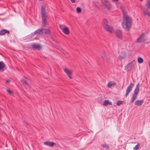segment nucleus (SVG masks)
I'll return each instance as SVG.
<instances>
[{
	"instance_id": "1",
	"label": "nucleus",
	"mask_w": 150,
	"mask_h": 150,
	"mask_svg": "<svg viewBox=\"0 0 150 150\" xmlns=\"http://www.w3.org/2000/svg\"><path fill=\"white\" fill-rule=\"evenodd\" d=\"M132 21L130 17L128 15H124L123 16V20L122 23L123 27L125 28L129 29L131 26Z\"/></svg>"
},
{
	"instance_id": "2",
	"label": "nucleus",
	"mask_w": 150,
	"mask_h": 150,
	"mask_svg": "<svg viewBox=\"0 0 150 150\" xmlns=\"http://www.w3.org/2000/svg\"><path fill=\"white\" fill-rule=\"evenodd\" d=\"M41 11L42 23L43 26L45 27L47 24V16L46 13L45 7V6H42Z\"/></svg>"
},
{
	"instance_id": "3",
	"label": "nucleus",
	"mask_w": 150,
	"mask_h": 150,
	"mask_svg": "<svg viewBox=\"0 0 150 150\" xmlns=\"http://www.w3.org/2000/svg\"><path fill=\"white\" fill-rule=\"evenodd\" d=\"M102 25L105 30L111 33L114 32L113 28L109 25L108 22L107 20L104 19L103 20Z\"/></svg>"
},
{
	"instance_id": "4",
	"label": "nucleus",
	"mask_w": 150,
	"mask_h": 150,
	"mask_svg": "<svg viewBox=\"0 0 150 150\" xmlns=\"http://www.w3.org/2000/svg\"><path fill=\"white\" fill-rule=\"evenodd\" d=\"M140 84L138 83L135 89L134 93L132 95V98L131 101L132 103H133L135 100L136 99L140 87Z\"/></svg>"
},
{
	"instance_id": "5",
	"label": "nucleus",
	"mask_w": 150,
	"mask_h": 150,
	"mask_svg": "<svg viewBox=\"0 0 150 150\" xmlns=\"http://www.w3.org/2000/svg\"><path fill=\"white\" fill-rule=\"evenodd\" d=\"M136 63V61L135 60H133L126 65L125 67V69L129 71L132 69H134L135 67Z\"/></svg>"
},
{
	"instance_id": "6",
	"label": "nucleus",
	"mask_w": 150,
	"mask_h": 150,
	"mask_svg": "<svg viewBox=\"0 0 150 150\" xmlns=\"http://www.w3.org/2000/svg\"><path fill=\"white\" fill-rule=\"evenodd\" d=\"M101 1L103 6L107 9L109 10L112 8V4L108 0H101Z\"/></svg>"
},
{
	"instance_id": "7",
	"label": "nucleus",
	"mask_w": 150,
	"mask_h": 150,
	"mask_svg": "<svg viewBox=\"0 0 150 150\" xmlns=\"http://www.w3.org/2000/svg\"><path fill=\"white\" fill-rule=\"evenodd\" d=\"M134 84L133 83H131L129 86L127 87L126 89V93L125 94V96L127 97L132 91V88L134 86Z\"/></svg>"
},
{
	"instance_id": "8",
	"label": "nucleus",
	"mask_w": 150,
	"mask_h": 150,
	"mask_svg": "<svg viewBox=\"0 0 150 150\" xmlns=\"http://www.w3.org/2000/svg\"><path fill=\"white\" fill-rule=\"evenodd\" d=\"M145 40L144 34L143 33L140 35V37L138 38L137 41V42L140 43L144 41Z\"/></svg>"
},
{
	"instance_id": "9",
	"label": "nucleus",
	"mask_w": 150,
	"mask_h": 150,
	"mask_svg": "<svg viewBox=\"0 0 150 150\" xmlns=\"http://www.w3.org/2000/svg\"><path fill=\"white\" fill-rule=\"evenodd\" d=\"M126 55V52L125 51H123L121 52L120 55L118 57V59L120 60L125 59Z\"/></svg>"
},
{
	"instance_id": "10",
	"label": "nucleus",
	"mask_w": 150,
	"mask_h": 150,
	"mask_svg": "<svg viewBox=\"0 0 150 150\" xmlns=\"http://www.w3.org/2000/svg\"><path fill=\"white\" fill-rule=\"evenodd\" d=\"M116 85V82L114 81H111L109 82L107 84V87L109 88H111L112 87H114Z\"/></svg>"
},
{
	"instance_id": "11",
	"label": "nucleus",
	"mask_w": 150,
	"mask_h": 150,
	"mask_svg": "<svg viewBox=\"0 0 150 150\" xmlns=\"http://www.w3.org/2000/svg\"><path fill=\"white\" fill-rule=\"evenodd\" d=\"M115 33L116 37H117L119 39L122 38V33L120 30H117L116 31Z\"/></svg>"
},
{
	"instance_id": "12",
	"label": "nucleus",
	"mask_w": 150,
	"mask_h": 150,
	"mask_svg": "<svg viewBox=\"0 0 150 150\" xmlns=\"http://www.w3.org/2000/svg\"><path fill=\"white\" fill-rule=\"evenodd\" d=\"M32 46L33 48L37 50H39L41 48V46L39 44L34 43L32 45Z\"/></svg>"
},
{
	"instance_id": "13",
	"label": "nucleus",
	"mask_w": 150,
	"mask_h": 150,
	"mask_svg": "<svg viewBox=\"0 0 150 150\" xmlns=\"http://www.w3.org/2000/svg\"><path fill=\"white\" fill-rule=\"evenodd\" d=\"M44 144L45 145H47L49 146L52 147L54 145H56V143L54 142H44Z\"/></svg>"
},
{
	"instance_id": "14",
	"label": "nucleus",
	"mask_w": 150,
	"mask_h": 150,
	"mask_svg": "<svg viewBox=\"0 0 150 150\" xmlns=\"http://www.w3.org/2000/svg\"><path fill=\"white\" fill-rule=\"evenodd\" d=\"M143 102L144 100H138L135 101L134 104L136 105L140 106L142 105Z\"/></svg>"
},
{
	"instance_id": "15",
	"label": "nucleus",
	"mask_w": 150,
	"mask_h": 150,
	"mask_svg": "<svg viewBox=\"0 0 150 150\" xmlns=\"http://www.w3.org/2000/svg\"><path fill=\"white\" fill-rule=\"evenodd\" d=\"M9 34V32L6 29H3L0 31V35H4L5 34Z\"/></svg>"
},
{
	"instance_id": "16",
	"label": "nucleus",
	"mask_w": 150,
	"mask_h": 150,
	"mask_svg": "<svg viewBox=\"0 0 150 150\" xmlns=\"http://www.w3.org/2000/svg\"><path fill=\"white\" fill-rule=\"evenodd\" d=\"M63 32L64 33L66 34H68L69 33V29L67 27H66L65 28H63L62 29Z\"/></svg>"
},
{
	"instance_id": "17",
	"label": "nucleus",
	"mask_w": 150,
	"mask_h": 150,
	"mask_svg": "<svg viewBox=\"0 0 150 150\" xmlns=\"http://www.w3.org/2000/svg\"><path fill=\"white\" fill-rule=\"evenodd\" d=\"M5 67V65L3 62H0V70L2 71H4V68Z\"/></svg>"
},
{
	"instance_id": "18",
	"label": "nucleus",
	"mask_w": 150,
	"mask_h": 150,
	"mask_svg": "<svg viewBox=\"0 0 150 150\" xmlns=\"http://www.w3.org/2000/svg\"><path fill=\"white\" fill-rule=\"evenodd\" d=\"M109 104L112 105V103L110 102L109 100H104V103L103 104V105L107 106Z\"/></svg>"
},
{
	"instance_id": "19",
	"label": "nucleus",
	"mask_w": 150,
	"mask_h": 150,
	"mask_svg": "<svg viewBox=\"0 0 150 150\" xmlns=\"http://www.w3.org/2000/svg\"><path fill=\"white\" fill-rule=\"evenodd\" d=\"M43 28H41L38 29L35 31L34 32V33L35 34H42V32L43 31Z\"/></svg>"
},
{
	"instance_id": "20",
	"label": "nucleus",
	"mask_w": 150,
	"mask_h": 150,
	"mask_svg": "<svg viewBox=\"0 0 150 150\" xmlns=\"http://www.w3.org/2000/svg\"><path fill=\"white\" fill-rule=\"evenodd\" d=\"M64 71L67 75L71 74L72 73V70H69L67 68L64 69Z\"/></svg>"
},
{
	"instance_id": "21",
	"label": "nucleus",
	"mask_w": 150,
	"mask_h": 150,
	"mask_svg": "<svg viewBox=\"0 0 150 150\" xmlns=\"http://www.w3.org/2000/svg\"><path fill=\"white\" fill-rule=\"evenodd\" d=\"M50 30L47 29H44L43 31L42 32V34H50Z\"/></svg>"
},
{
	"instance_id": "22",
	"label": "nucleus",
	"mask_w": 150,
	"mask_h": 150,
	"mask_svg": "<svg viewBox=\"0 0 150 150\" xmlns=\"http://www.w3.org/2000/svg\"><path fill=\"white\" fill-rule=\"evenodd\" d=\"M102 58L104 60H106V57L107 56L106 53L104 52H102L101 54Z\"/></svg>"
},
{
	"instance_id": "23",
	"label": "nucleus",
	"mask_w": 150,
	"mask_h": 150,
	"mask_svg": "<svg viewBox=\"0 0 150 150\" xmlns=\"http://www.w3.org/2000/svg\"><path fill=\"white\" fill-rule=\"evenodd\" d=\"M121 8L122 11L123 16H124V15H127V12L125 10V9L124 6H121Z\"/></svg>"
},
{
	"instance_id": "24",
	"label": "nucleus",
	"mask_w": 150,
	"mask_h": 150,
	"mask_svg": "<svg viewBox=\"0 0 150 150\" xmlns=\"http://www.w3.org/2000/svg\"><path fill=\"white\" fill-rule=\"evenodd\" d=\"M146 6L148 8L150 9V0H146Z\"/></svg>"
},
{
	"instance_id": "25",
	"label": "nucleus",
	"mask_w": 150,
	"mask_h": 150,
	"mask_svg": "<svg viewBox=\"0 0 150 150\" xmlns=\"http://www.w3.org/2000/svg\"><path fill=\"white\" fill-rule=\"evenodd\" d=\"M93 5L96 8H98V6H100V4L98 2H93Z\"/></svg>"
},
{
	"instance_id": "26",
	"label": "nucleus",
	"mask_w": 150,
	"mask_h": 150,
	"mask_svg": "<svg viewBox=\"0 0 150 150\" xmlns=\"http://www.w3.org/2000/svg\"><path fill=\"white\" fill-rule=\"evenodd\" d=\"M137 61L140 64L142 63L143 62V59L142 57H138L137 59Z\"/></svg>"
},
{
	"instance_id": "27",
	"label": "nucleus",
	"mask_w": 150,
	"mask_h": 150,
	"mask_svg": "<svg viewBox=\"0 0 150 150\" xmlns=\"http://www.w3.org/2000/svg\"><path fill=\"white\" fill-rule=\"evenodd\" d=\"M144 14L146 15H147L148 16H150V12H149L147 10H145L144 11Z\"/></svg>"
},
{
	"instance_id": "28",
	"label": "nucleus",
	"mask_w": 150,
	"mask_h": 150,
	"mask_svg": "<svg viewBox=\"0 0 150 150\" xmlns=\"http://www.w3.org/2000/svg\"><path fill=\"white\" fill-rule=\"evenodd\" d=\"M102 146L103 147H105L107 149H108L109 148V146L108 144H103L102 145Z\"/></svg>"
},
{
	"instance_id": "29",
	"label": "nucleus",
	"mask_w": 150,
	"mask_h": 150,
	"mask_svg": "<svg viewBox=\"0 0 150 150\" xmlns=\"http://www.w3.org/2000/svg\"><path fill=\"white\" fill-rule=\"evenodd\" d=\"M140 145L139 144H137L136 146L134 148V149L135 150H137L139 148Z\"/></svg>"
},
{
	"instance_id": "30",
	"label": "nucleus",
	"mask_w": 150,
	"mask_h": 150,
	"mask_svg": "<svg viewBox=\"0 0 150 150\" xmlns=\"http://www.w3.org/2000/svg\"><path fill=\"white\" fill-rule=\"evenodd\" d=\"M123 101H122L118 100L117 102V105L118 106H120L122 104Z\"/></svg>"
},
{
	"instance_id": "31",
	"label": "nucleus",
	"mask_w": 150,
	"mask_h": 150,
	"mask_svg": "<svg viewBox=\"0 0 150 150\" xmlns=\"http://www.w3.org/2000/svg\"><path fill=\"white\" fill-rule=\"evenodd\" d=\"M81 8L79 7H77L76 8L77 12L78 13H80L81 12Z\"/></svg>"
},
{
	"instance_id": "32",
	"label": "nucleus",
	"mask_w": 150,
	"mask_h": 150,
	"mask_svg": "<svg viewBox=\"0 0 150 150\" xmlns=\"http://www.w3.org/2000/svg\"><path fill=\"white\" fill-rule=\"evenodd\" d=\"M22 82L24 85H28V84L26 80H22Z\"/></svg>"
},
{
	"instance_id": "33",
	"label": "nucleus",
	"mask_w": 150,
	"mask_h": 150,
	"mask_svg": "<svg viewBox=\"0 0 150 150\" xmlns=\"http://www.w3.org/2000/svg\"><path fill=\"white\" fill-rule=\"evenodd\" d=\"M7 92L10 94H11L12 93V91L10 90H7Z\"/></svg>"
},
{
	"instance_id": "34",
	"label": "nucleus",
	"mask_w": 150,
	"mask_h": 150,
	"mask_svg": "<svg viewBox=\"0 0 150 150\" xmlns=\"http://www.w3.org/2000/svg\"><path fill=\"white\" fill-rule=\"evenodd\" d=\"M71 74H69L68 75L69 77V78L71 79H72V77L71 76Z\"/></svg>"
},
{
	"instance_id": "35",
	"label": "nucleus",
	"mask_w": 150,
	"mask_h": 150,
	"mask_svg": "<svg viewBox=\"0 0 150 150\" xmlns=\"http://www.w3.org/2000/svg\"><path fill=\"white\" fill-rule=\"evenodd\" d=\"M71 3H74L75 2V0H70Z\"/></svg>"
},
{
	"instance_id": "36",
	"label": "nucleus",
	"mask_w": 150,
	"mask_h": 150,
	"mask_svg": "<svg viewBox=\"0 0 150 150\" xmlns=\"http://www.w3.org/2000/svg\"><path fill=\"white\" fill-rule=\"evenodd\" d=\"M114 2H117L118 1V0H112Z\"/></svg>"
},
{
	"instance_id": "37",
	"label": "nucleus",
	"mask_w": 150,
	"mask_h": 150,
	"mask_svg": "<svg viewBox=\"0 0 150 150\" xmlns=\"http://www.w3.org/2000/svg\"><path fill=\"white\" fill-rule=\"evenodd\" d=\"M62 25H59V27L60 28V29H62Z\"/></svg>"
},
{
	"instance_id": "38",
	"label": "nucleus",
	"mask_w": 150,
	"mask_h": 150,
	"mask_svg": "<svg viewBox=\"0 0 150 150\" xmlns=\"http://www.w3.org/2000/svg\"><path fill=\"white\" fill-rule=\"evenodd\" d=\"M10 80H7V81H6V82H7V83H8L9 82H10Z\"/></svg>"
},
{
	"instance_id": "39",
	"label": "nucleus",
	"mask_w": 150,
	"mask_h": 150,
	"mask_svg": "<svg viewBox=\"0 0 150 150\" xmlns=\"http://www.w3.org/2000/svg\"><path fill=\"white\" fill-rule=\"evenodd\" d=\"M143 0H140L141 1H142Z\"/></svg>"
}]
</instances>
